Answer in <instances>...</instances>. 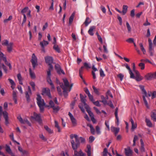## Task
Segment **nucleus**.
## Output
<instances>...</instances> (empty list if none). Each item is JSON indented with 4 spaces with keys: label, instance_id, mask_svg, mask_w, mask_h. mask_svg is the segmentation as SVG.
Returning <instances> with one entry per match:
<instances>
[{
    "label": "nucleus",
    "instance_id": "f257e3e1",
    "mask_svg": "<svg viewBox=\"0 0 156 156\" xmlns=\"http://www.w3.org/2000/svg\"><path fill=\"white\" fill-rule=\"evenodd\" d=\"M70 142L73 149L74 151V155L75 156H85V154L83 153L81 149L78 151V148L80 145V142L78 138V136L76 134H71L70 136Z\"/></svg>",
    "mask_w": 156,
    "mask_h": 156
},
{
    "label": "nucleus",
    "instance_id": "f03ea898",
    "mask_svg": "<svg viewBox=\"0 0 156 156\" xmlns=\"http://www.w3.org/2000/svg\"><path fill=\"white\" fill-rule=\"evenodd\" d=\"M63 80L64 84L63 83H60L59 80L57 79H56V82L57 84H59L60 87L63 90V93L65 96L67 94L68 90V81L66 79H63Z\"/></svg>",
    "mask_w": 156,
    "mask_h": 156
},
{
    "label": "nucleus",
    "instance_id": "7ed1b4c3",
    "mask_svg": "<svg viewBox=\"0 0 156 156\" xmlns=\"http://www.w3.org/2000/svg\"><path fill=\"white\" fill-rule=\"evenodd\" d=\"M37 104L39 107L40 112H43L44 110V107H45L46 105L42 98H37Z\"/></svg>",
    "mask_w": 156,
    "mask_h": 156
},
{
    "label": "nucleus",
    "instance_id": "20e7f679",
    "mask_svg": "<svg viewBox=\"0 0 156 156\" xmlns=\"http://www.w3.org/2000/svg\"><path fill=\"white\" fill-rule=\"evenodd\" d=\"M135 74V76L134 73H133L132 74L130 75V78H131L134 79L137 81H140L142 80L143 79V77L141 76L139 71H136V73H134Z\"/></svg>",
    "mask_w": 156,
    "mask_h": 156
},
{
    "label": "nucleus",
    "instance_id": "39448f33",
    "mask_svg": "<svg viewBox=\"0 0 156 156\" xmlns=\"http://www.w3.org/2000/svg\"><path fill=\"white\" fill-rule=\"evenodd\" d=\"M32 119H34L40 124L42 123V120L40 114H37L35 112H34V116L31 117Z\"/></svg>",
    "mask_w": 156,
    "mask_h": 156
},
{
    "label": "nucleus",
    "instance_id": "423d86ee",
    "mask_svg": "<svg viewBox=\"0 0 156 156\" xmlns=\"http://www.w3.org/2000/svg\"><path fill=\"white\" fill-rule=\"evenodd\" d=\"M144 77L147 80H151L156 78V72L155 73H149L146 75Z\"/></svg>",
    "mask_w": 156,
    "mask_h": 156
},
{
    "label": "nucleus",
    "instance_id": "0eeeda50",
    "mask_svg": "<svg viewBox=\"0 0 156 156\" xmlns=\"http://www.w3.org/2000/svg\"><path fill=\"white\" fill-rule=\"evenodd\" d=\"M42 94L45 95L48 98H51L50 93V90L48 88H45L42 89Z\"/></svg>",
    "mask_w": 156,
    "mask_h": 156
},
{
    "label": "nucleus",
    "instance_id": "6e6552de",
    "mask_svg": "<svg viewBox=\"0 0 156 156\" xmlns=\"http://www.w3.org/2000/svg\"><path fill=\"white\" fill-rule=\"evenodd\" d=\"M69 116L72 123L73 127H75L77 125V121L73 115L69 112Z\"/></svg>",
    "mask_w": 156,
    "mask_h": 156
},
{
    "label": "nucleus",
    "instance_id": "1a4fd4ad",
    "mask_svg": "<svg viewBox=\"0 0 156 156\" xmlns=\"http://www.w3.org/2000/svg\"><path fill=\"white\" fill-rule=\"evenodd\" d=\"M31 62L32 63L33 69H34L35 66L37 65V58L34 53L32 54Z\"/></svg>",
    "mask_w": 156,
    "mask_h": 156
},
{
    "label": "nucleus",
    "instance_id": "9d476101",
    "mask_svg": "<svg viewBox=\"0 0 156 156\" xmlns=\"http://www.w3.org/2000/svg\"><path fill=\"white\" fill-rule=\"evenodd\" d=\"M17 118L20 122L22 124H24L25 123L27 124L29 126H31V124L30 122L27 119H25L23 120L22 118L21 117L20 115L18 116Z\"/></svg>",
    "mask_w": 156,
    "mask_h": 156
},
{
    "label": "nucleus",
    "instance_id": "9b49d317",
    "mask_svg": "<svg viewBox=\"0 0 156 156\" xmlns=\"http://www.w3.org/2000/svg\"><path fill=\"white\" fill-rule=\"evenodd\" d=\"M55 68L57 73L58 74H61L62 73L63 74H65V73L64 71L61 69L60 66L58 64H56L55 65Z\"/></svg>",
    "mask_w": 156,
    "mask_h": 156
},
{
    "label": "nucleus",
    "instance_id": "f8f14e48",
    "mask_svg": "<svg viewBox=\"0 0 156 156\" xmlns=\"http://www.w3.org/2000/svg\"><path fill=\"white\" fill-rule=\"evenodd\" d=\"M45 62L48 65L51 64L53 62V58L52 57L47 56L45 57Z\"/></svg>",
    "mask_w": 156,
    "mask_h": 156
},
{
    "label": "nucleus",
    "instance_id": "ddd939ff",
    "mask_svg": "<svg viewBox=\"0 0 156 156\" xmlns=\"http://www.w3.org/2000/svg\"><path fill=\"white\" fill-rule=\"evenodd\" d=\"M2 113L3 117L5 120V124L6 125H7L9 124V122L8 121L9 118L8 116V113L7 112L5 111H4L2 112Z\"/></svg>",
    "mask_w": 156,
    "mask_h": 156
},
{
    "label": "nucleus",
    "instance_id": "4468645a",
    "mask_svg": "<svg viewBox=\"0 0 156 156\" xmlns=\"http://www.w3.org/2000/svg\"><path fill=\"white\" fill-rule=\"evenodd\" d=\"M32 94L30 87V86H28L27 90L25 92L26 97L30 98Z\"/></svg>",
    "mask_w": 156,
    "mask_h": 156
},
{
    "label": "nucleus",
    "instance_id": "2eb2a0df",
    "mask_svg": "<svg viewBox=\"0 0 156 156\" xmlns=\"http://www.w3.org/2000/svg\"><path fill=\"white\" fill-rule=\"evenodd\" d=\"M48 42L47 41L44 40L43 41L41 42L40 43V45L41 46L42 50L44 51V47L48 44Z\"/></svg>",
    "mask_w": 156,
    "mask_h": 156
},
{
    "label": "nucleus",
    "instance_id": "dca6fc26",
    "mask_svg": "<svg viewBox=\"0 0 156 156\" xmlns=\"http://www.w3.org/2000/svg\"><path fill=\"white\" fill-rule=\"evenodd\" d=\"M147 96V97H152V98H156V91H153L152 92L150 91H148Z\"/></svg>",
    "mask_w": 156,
    "mask_h": 156
},
{
    "label": "nucleus",
    "instance_id": "f3484780",
    "mask_svg": "<svg viewBox=\"0 0 156 156\" xmlns=\"http://www.w3.org/2000/svg\"><path fill=\"white\" fill-rule=\"evenodd\" d=\"M139 87L141 90H142V93L144 94V96L143 98H145V97H147V93L146 91L144 89V87L143 85H140Z\"/></svg>",
    "mask_w": 156,
    "mask_h": 156
},
{
    "label": "nucleus",
    "instance_id": "a211bd4d",
    "mask_svg": "<svg viewBox=\"0 0 156 156\" xmlns=\"http://www.w3.org/2000/svg\"><path fill=\"white\" fill-rule=\"evenodd\" d=\"M13 45L12 42H10L7 46V51L9 53H10L12 51Z\"/></svg>",
    "mask_w": 156,
    "mask_h": 156
},
{
    "label": "nucleus",
    "instance_id": "6ab92c4d",
    "mask_svg": "<svg viewBox=\"0 0 156 156\" xmlns=\"http://www.w3.org/2000/svg\"><path fill=\"white\" fill-rule=\"evenodd\" d=\"M111 131L114 133L115 135H116L119 132V128L115 127L113 126H112L111 127Z\"/></svg>",
    "mask_w": 156,
    "mask_h": 156
},
{
    "label": "nucleus",
    "instance_id": "aec40b11",
    "mask_svg": "<svg viewBox=\"0 0 156 156\" xmlns=\"http://www.w3.org/2000/svg\"><path fill=\"white\" fill-rule=\"evenodd\" d=\"M125 154L127 156H131L132 154V151L129 147L128 148H125Z\"/></svg>",
    "mask_w": 156,
    "mask_h": 156
},
{
    "label": "nucleus",
    "instance_id": "412c9836",
    "mask_svg": "<svg viewBox=\"0 0 156 156\" xmlns=\"http://www.w3.org/2000/svg\"><path fill=\"white\" fill-rule=\"evenodd\" d=\"M96 27L95 26H92L90 27L89 30L88 31V33L91 36H93L94 33L93 32V30H95Z\"/></svg>",
    "mask_w": 156,
    "mask_h": 156
},
{
    "label": "nucleus",
    "instance_id": "4be33fe9",
    "mask_svg": "<svg viewBox=\"0 0 156 156\" xmlns=\"http://www.w3.org/2000/svg\"><path fill=\"white\" fill-rule=\"evenodd\" d=\"M75 13V12H74L69 18V25L73 23Z\"/></svg>",
    "mask_w": 156,
    "mask_h": 156
},
{
    "label": "nucleus",
    "instance_id": "5701e85b",
    "mask_svg": "<svg viewBox=\"0 0 156 156\" xmlns=\"http://www.w3.org/2000/svg\"><path fill=\"white\" fill-rule=\"evenodd\" d=\"M86 109L87 112L91 118L94 117V114L91 111L89 107H86Z\"/></svg>",
    "mask_w": 156,
    "mask_h": 156
},
{
    "label": "nucleus",
    "instance_id": "b1692460",
    "mask_svg": "<svg viewBox=\"0 0 156 156\" xmlns=\"http://www.w3.org/2000/svg\"><path fill=\"white\" fill-rule=\"evenodd\" d=\"M49 105H46L45 106V107L49 109L50 108H52L55 106L54 103L52 100L50 101L49 102Z\"/></svg>",
    "mask_w": 156,
    "mask_h": 156
},
{
    "label": "nucleus",
    "instance_id": "393cba45",
    "mask_svg": "<svg viewBox=\"0 0 156 156\" xmlns=\"http://www.w3.org/2000/svg\"><path fill=\"white\" fill-rule=\"evenodd\" d=\"M6 151L9 154H10L11 156H15L14 154L13 153L10 148V147L9 146H7L6 148Z\"/></svg>",
    "mask_w": 156,
    "mask_h": 156
},
{
    "label": "nucleus",
    "instance_id": "a878e982",
    "mask_svg": "<svg viewBox=\"0 0 156 156\" xmlns=\"http://www.w3.org/2000/svg\"><path fill=\"white\" fill-rule=\"evenodd\" d=\"M148 51L149 53L150 54L151 56H153L154 55V50L152 48V46L149 47Z\"/></svg>",
    "mask_w": 156,
    "mask_h": 156
},
{
    "label": "nucleus",
    "instance_id": "bb28decb",
    "mask_svg": "<svg viewBox=\"0 0 156 156\" xmlns=\"http://www.w3.org/2000/svg\"><path fill=\"white\" fill-rule=\"evenodd\" d=\"M130 121L132 124V129H134L136 128L137 125L135 123L132 118H131Z\"/></svg>",
    "mask_w": 156,
    "mask_h": 156
},
{
    "label": "nucleus",
    "instance_id": "cd10ccee",
    "mask_svg": "<svg viewBox=\"0 0 156 156\" xmlns=\"http://www.w3.org/2000/svg\"><path fill=\"white\" fill-rule=\"evenodd\" d=\"M151 117L153 121L156 122V113L154 112H152L151 113Z\"/></svg>",
    "mask_w": 156,
    "mask_h": 156
},
{
    "label": "nucleus",
    "instance_id": "c85d7f7f",
    "mask_svg": "<svg viewBox=\"0 0 156 156\" xmlns=\"http://www.w3.org/2000/svg\"><path fill=\"white\" fill-rule=\"evenodd\" d=\"M140 142L141 143V147L140 148V150L142 152H144L145 149L144 147V144L142 139H141L140 140Z\"/></svg>",
    "mask_w": 156,
    "mask_h": 156
},
{
    "label": "nucleus",
    "instance_id": "c756f323",
    "mask_svg": "<svg viewBox=\"0 0 156 156\" xmlns=\"http://www.w3.org/2000/svg\"><path fill=\"white\" fill-rule=\"evenodd\" d=\"M90 100L93 103V104L97 106H100V105L99 104V102L97 101H94V98H89Z\"/></svg>",
    "mask_w": 156,
    "mask_h": 156
},
{
    "label": "nucleus",
    "instance_id": "7c9ffc66",
    "mask_svg": "<svg viewBox=\"0 0 156 156\" xmlns=\"http://www.w3.org/2000/svg\"><path fill=\"white\" fill-rule=\"evenodd\" d=\"M87 150L86 151L87 153L88 156H91V146L90 145H87Z\"/></svg>",
    "mask_w": 156,
    "mask_h": 156
},
{
    "label": "nucleus",
    "instance_id": "2f4dec72",
    "mask_svg": "<svg viewBox=\"0 0 156 156\" xmlns=\"http://www.w3.org/2000/svg\"><path fill=\"white\" fill-rule=\"evenodd\" d=\"M118 108H116L115 109V115L117 120V123L118 125L119 124V118L118 116Z\"/></svg>",
    "mask_w": 156,
    "mask_h": 156
},
{
    "label": "nucleus",
    "instance_id": "473e14b6",
    "mask_svg": "<svg viewBox=\"0 0 156 156\" xmlns=\"http://www.w3.org/2000/svg\"><path fill=\"white\" fill-rule=\"evenodd\" d=\"M92 88L94 90V93L97 95H99L100 93L99 92V89L97 88L94 86H93Z\"/></svg>",
    "mask_w": 156,
    "mask_h": 156
},
{
    "label": "nucleus",
    "instance_id": "72a5a7b5",
    "mask_svg": "<svg viewBox=\"0 0 156 156\" xmlns=\"http://www.w3.org/2000/svg\"><path fill=\"white\" fill-rule=\"evenodd\" d=\"M128 6L126 5H123L122 8V13L123 15H124L127 12Z\"/></svg>",
    "mask_w": 156,
    "mask_h": 156
},
{
    "label": "nucleus",
    "instance_id": "f704fd0d",
    "mask_svg": "<svg viewBox=\"0 0 156 156\" xmlns=\"http://www.w3.org/2000/svg\"><path fill=\"white\" fill-rule=\"evenodd\" d=\"M145 122L147 123V125L149 127H151L152 126V123L150 120L147 118L145 119Z\"/></svg>",
    "mask_w": 156,
    "mask_h": 156
},
{
    "label": "nucleus",
    "instance_id": "c9c22d12",
    "mask_svg": "<svg viewBox=\"0 0 156 156\" xmlns=\"http://www.w3.org/2000/svg\"><path fill=\"white\" fill-rule=\"evenodd\" d=\"M29 73L31 78L33 79H35V73L32 71L30 68L29 69Z\"/></svg>",
    "mask_w": 156,
    "mask_h": 156
},
{
    "label": "nucleus",
    "instance_id": "e433bc0d",
    "mask_svg": "<svg viewBox=\"0 0 156 156\" xmlns=\"http://www.w3.org/2000/svg\"><path fill=\"white\" fill-rule=\"evenodd\" d=\"M52 108L53 110V112L54 113H56L59 111L60 109V108L59 106H54Z\"/></svg>",
    "mask_w": 156,
    "mask_h": 156
},
{
    "label": "nucleus",
    "instance_id": "4c0bfd02",
    "mask_svg": "<svg viewBox=\"0 0 156 156\" xmlns=\"http://www.w3.org/2000/svg\"><path fill=\"white\" fill-rule=\"evenodd\" d=\"M139 45H140L141 50L143 52V53L144 54H145L146 53V51L145 50V49L143 46V44L142 43H140L139 44Z\"/></svg>",
    "mask_w": 156,
    "mask_h": 156
},
{
    "label": "nucleus",
    "instance_id": "58836bf2",
    "mask_svg": "<svg viewBox=\"0 0 156 156\" xmlns=\"http://www.w3.org/2000/svg\"><path fill=\"white\" fill-rule=\"evenodd\" d=\"M87 126H89L90 129V131L92 134L94 135L95 134L94 129L91 124H88Z\"/></svg>",
    "mask_w": 156,
    "mask_h": 156
},
{
    "label": "nucleus",
    "instance_id": "ea45409f",
    "mask_svg": "<svg viewBox=\"0 0 156 156\" xmlns=\"http://www.w3.org/2000/svg\"><path fill=\"white\" fill-rule=\"evenodd\" d=\"M29 9V8L28 7H26L24 8H23L21 11V13L23 15V14H25V13L27 12L28 11Z\"/></svg>",
    "mask_w": 156,
    "mask_h": 156
},
{
    "label": "nucleus",
    "instance_id": "a19ab883",
    "mask_svg": "<svg viewBox=\"0 0 156 156\" xmlns=\"http://www.w3.org/2000/svg\"><path fill=\"white\" fill-rule=\"evenodd\" d=\"M84 90L86 94H87L89 98H92V95H91V94L90 93L89 90L88 89H87V88H85Z\"/></svg>",
    "mask_w": 156,
    "mask_h": 156
},
{
    "label": "nucleus",
    "instance_id": "79ce46f5",
    "mask_svg": "<svg viewBox=\"0 0 156 156\" xmlns=\"http://www.w3.org/2000/svg\"><path fill=\"white\" fill-rule=\"evenodd\" d=\"M53 48L58 52H60V48L58 47V45L56 44H55L53 46Z\"/></svg>",
    "mask_w": 156,
    "mask_h": 156
},
{
    "label": "nucleus",
    "instance_id": "37998d69",
    "mask_svg": "<svg viewBox=\"0 0 156 156\" xmlns=\"http://www.w3.org/2000/svg\"><path fill=\"white\" fill-rule=\"evenodd\" d=\"M125 66H126V68L129 70V73L130 75L131 74H132V75H133V74H132L133 72H132V70H131L129 66L128 65L127 63L126 64Z\"/></svg>",
    "mask_w": 156,
    "mask_h": 156
},
{
    "label": "nucleus",
    "instance_id": "c03bdc74",
    "mask_svg": "<svg viewBox=\"0 0 156 156\" xmlns=\"http://www.w3.org/2000/svg\"><path fill=\"white\" fill-rule=\"evenodd\" d=\"M55 127L57 128L58 129V131L59 132H60L61 130L60 129L59 126L58 125V122L57 121L55 120Z\"/></svg>",
    "mask_w": 156,
    "mask_h": 156
},
{
    "label": "nucleus",
    "instance_id": "a18cd8bd",
    "mask_svg": "<svg viewBox=\"0 0 156 156\" xmlns=\"http://www.w3.org/2000/svg\"><path fill=\"white\" fill-rule=\"evenodd\" d=\"M30 84L31 86L32 90L34 91L35 90V85L33 81H31L30 82Z\"/></svg>",
    "mask_w": 156,
    "mask_h": 156
},
{
    "label": "nucleus",
    "instance_id": "49530a36",
    "mask_svg": "<svg viewBox=\"0 0 156 156\" xmlns=\"http://www.w3.org/2000/svg\"><path fill=\"white\" fill-rule=\"evenodd\" d=\"M9 41L7 40H4L2 43V44L3 45H5L7 46L9 44Z\"/></svg>",
    "mask_w": 156,
    "mask_h": 156
},
{
    "label": "nucleus",
    "instance_id": "de8ad7c7",
    "mask_svg": "<svg viewBox=\"0 0 156 156\" xmlns=\"http://www.w3.org/2000/svg\"><path fill=\"white\" fill-rule=\"evenodd\" d=\"M89 18L88 17H87L84 23L86 26H87L90 23L91 21L88 22L89 20Z\"/></svg>",
    "mask_w": 156,
    "mask_h": 156
},
{
    "label": "nucleus",
    "instance_id": "09e8293b",
    "mask_svg": "<svg viewBox=\"0 0 156 156\" xmlns=\"http://www.w3.org/2000/svg\"><path fill=\"white\" fill-rule=\"evenodd\" d=\"M81 101L86 108L87 107H89L86 103V99L85 98H81Z\"/></svg>",
    "mask_w": 156,
    "mask_h": 156
},
{
    "label": "nucleus",
    "instance_id": "8fccbe9b",
    "mask_svg": "<svg viewBox=\"0 0 156 156\" xmlns=\"http://www.w3.org/2000/svg\"><path fill=\"white\" fill-rule=\"evenodd\" d=\"M96 130L98 134H99L101 133L100 129L98 126H96Z\"/></svg>",
    "mask_w": 156,
    "mask_h": 156
},
{
    "label": "nucleus",
    "instance_id": "3c124183",
    "mask_svg": "<svg viewBox=\"0 0 156 156\" xmlns=\"http://www.w3.org/2000/svg\"><path fill=\"white\" fill-rule=\"evenodd\" d=\"M12 16H10L7 19H5L4 20V23H7L8 22V21L11 20L12 19Z\"/></svg>",
    "mask_w": 156,
    "mask_h": 156
},
{
    "label": "nucleus",
    "instance_id": "603ef678",
    "mask_svg": "<svg viewBox=\"0 0 156 156\" xmlns=\"http://www.w3.org/2000/svg\"><path fill=\"white\" fill-rule=\"evenodd\" d=\"M83 67L86 69H90L91 68V67L90 65L87 62H84L83 63Z\"/></svg>",
    "mask_w": 156,
    "mask_h": 156
},
{
    "label": "nucleus",
    "instance_id": "864d4df0",
    "mask_svg": "<svg viewBox=\"0 0 156 156\" xmlns=\"http://www.w3.org/2000/svg\"><path fill=\"white\" fill-rule=\"evenodd\" d=\"M138 66L140 67L141 69L143 70L144 69L145 65L144 63L142 62L140 63L139 64Z\"/></svg>",
    "mask_w": 156,
    "mask_h": 156
},
{
    "label": "nucleus",
    "instance_id": "5fc2aeb1",
    "mask_svg": "<svg viewBox=\"0 0 156 156\" xmlns=\"http://www.w3.org/2000/svg\"><path fill=\"white\" fill-rule=\"evenodd\" d=\"M45 129L49 133H52V131L47 126H45L44 127Z\"/></svg>",
    "mask_w": 156,
    "mask_h": 156
},
{
    "label": "nucleus",
    "instance_id": "6e6d98bb",
    "mask_svg": "<svg viewBox=\"0 0 156 156\" xmlns=\"http://www.w3.org/2000/svg\"><path fill=\"white\" fill-rule=\"evenodd\" d=\"M126 25L127 28L128 29V32H130L131 31V28L128 22H126Z\"/></svg>",
    "mask_w": 156,
    "mask_h": 156
},
{
    "label": "nucleus",
    "instance_id": "4d7b16f0",
    "mask_svg": "<svg viewBox=\"0 0 156 156\" xmlns=\"http://www.w3.org/2000/svg\"><path fill=\"white\" fill-rule=\"evenodd\" d=\"M106 96L108 98L109 97H111V98H113L112 95L109 90L107 91L106 93Z\"/></svg>",
    "mask_w": 156,
    "mask_h": 156
},
{
    "label": "nucleus",
    "instance_id": "13d9d810",
    "mask_svg": "<svg viewBox=\"0 0 156 156\" xmlns=\"http://www.w3.org/2000/svg\"><path fill=\"white\" fill-rule=\"evenodd\" d=\"M0 66L2 67V68L5 72L6 73L7 70V69L6 67L5 66V65L3 64H2V65H0Z\"/></svg>",
    "mask_w": 156,
    "mask_h": 156
},
{
    "label": "nucleus",
    "instance_id": "bf43d9fd",
    "mask_svg": "<svg viewBox=\"0 0 156 156\" xmlns=\"http://www.w3.org/2000/svg\"><path fill=\"white\" fill-rule=\"evenodd\" d=\"M118 77L120 78V80L122 81L124 77V75L122 73H119L118 75Z\"/></svg>",
    "mask_w": 156,
    "mask_h": 156
},
{
    "label": "nucleus",
    "instance_id": "052dcab7",
    "mask_svg": "<svg viewBox=\"0 0 156 156\" xmlns=\"http://www.w3.org/2000/svg\"><path fill=\"white\" fill-rule=\"evenodd\" d=\"M143 100H144V104H145L147 108L149 109V105H148L146 99V98H143Z\"/></svg>",
    "mask_w": 156,
    "mask_h": 156
},
{
    "label": "nucleus",
    "instance_id": "680f3d73",
    "mask_svg": "<svg viewBox=\"0 0 156 156\" xmlns=\"http://www.w3.org/2000/svg\"><path fill=\"white\" fill-rule=\"evenodd\" d=\"M126 41L129 43H133L134 42V39L133 38H129L126 40Z\"/></svg>",
    "mask_w": 156,
    "mask_h": 156
},
{
    "label": "nucleus",
    "instance_id": "e2e57ef3",
    "mask_svg": "<svg viewBox=\"0 0 156 156\" xmlns=\"http://www.w3.org/2000/svg\"><path fill=\"white\" fill-rule=\"evenodd\" d=\"M100 75L101 77H104L105 76V75L104 73V71L102 69H101L100 70Z\"/></svg>",
    "mask_w": 156,
    "mask_h": 156
},
{
    "label": "nucleus",
    "instance_id": "0e129e2a",
    "mask_svg": "<svg viewBox=\"0 0 156 156\" xmlns=\"http://www.w3.org/2000/svg\"><path fill=\"white\" fill-rule=\"evenodd\" d=\"M135 15V10L134 9H132L131 11L130 16L132 17H133Z\"/></svg>",
    "mask_w": 156,
    "mask_h": 156
},
{
    "label": "nucleus",
    "instance_id": "69168bd1",
    "mask_svg": "<svg viewBox=\"0 0 156 156\" xmlns=\"http://www.w3.org/2000/svg\"><path fill=\"white\" fill-rule=\"evenodd\" d=\"M47 80L48 82L50 84V85H51V84L53 83L52 82L51 77H47Z\"/></svg>",
    "mask_w": 156,
    "mask_h": 156
},
{
    "label": "nucleus",
    "instance_id": "338daca9",
    "mask_svg": "<svg viewBox=\"0 0 156 156\" xmlns=\"http://www.w3.org/2000/svg\"><path fill=\"white\" fill-rule=\"evenodd\" d=\"M21 153L24 155L27 156L29 154L28 151L26 150H23Z\"/></svg>",
    "mask_w": 156,
    "mask_h": 156
},
{
    "label": "nucleus",
    "instance_id": "774afa93",
    "mask_svg": "<svg viewBox=\"0 0 156 156\" xmlns=\"http://www.w3.org/2000/svg\"><path fill=\"white\" fill-rule=\"evenodd\" d=\"M8 80L11 85H15V83L14 81L11 79H8Z\"/></svg>",
    "mask_w": 156,
    "mask_h": 156
}]
</instances>
